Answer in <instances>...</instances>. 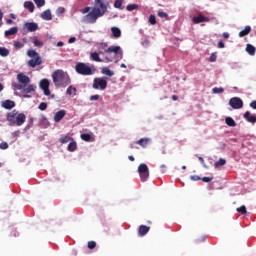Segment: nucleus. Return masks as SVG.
I'll use <instances>...</instances> for the list:
<instances>
[{
	"mask_svg": "<svg viewBox=\"0 0 256 256\" xmlns=\"http://www.w3.org/2000/svg\"><path fill=\"white\" fill-rule=\"evenodd\" d=\"M109 2L107 0H95L92 11L83 17L84 23H97L98 17H103L107 13Z\"/></svg>",
	"mask_w": 256,
	"mask_h": 256,
	"instance_id": "nucleus-1",
	"label": "nucleus"
},
{
	"mask_svg": "<svg viewBox=\"0 0 256 256\" xmlns=\"http://www.w3.org/2000/svg\"><path fill=\"white\" fill-rule=\"evenodd\" d=\"M17 81L20 84L15 82L12 83L14 91H22V93H26L23 95L24 99L31 98V95H29L28 93H33L35 92V89H37V86L29 84L31 83V78L23 73H19L17 74Z\"/></svg>",
	"mask_w": 256,
	"mask_h": 256,
	"instance_id": "nucleus-2",
	"label": "nucleus"
},
{
	"mask_svg": "<svg viewBox=\"0 0 256 256\" xmlns=\"http://www.w3.org/2000/svg\"><path fill=\"white\" fill-rule=\"evenodd\" d=\"M121 51L120 46H110L108 47L107 44H102L99 48V55H103L105 57L106 63L113 62V57L117 56Z\"/></svg>",
	"mask_w": 256,
	"mask_h": 256,
	"instance_id": "nucleus-3",
	"label": "nucleus"
},
{
	"mask_svg": "<svg viewBox=\"0 0 256 256\" xmlns=\"http://www.w3.org/2000/svg\"><path fill=\"white\" fill-rule=\"evenodd\" d=\"M53 83L56 87H67L71 84L69 74L63 70H56L52 74Z\"/></svg>",
	"mask_w": 256,
	"mask_h": 256,
	"instance_id": "nucleus-4",
	"label": "nucleus"
},
{
	"mask_svg": "<svg viewBox=\"0 0 256 256\" xmlns=\"http://www.w3.org/2000/svg\"><path fill=\"white\" fill-rule=\"evenodd\" d=\"M27 55L31 58L27 62L28 67H32L33 69H35V67H38L43 63V60H41V56H39V53H37V51L28 50Z\"/></svg>",
	"mask_w": 256,
	"mask_h": 256,
	"instance_id": "nucleus-5",
	"label": "nucleus"
},
{
	"mask_svg": "<svg viewBox=\"0 0 256 256\" xmlns=\"http://www.w3.org/2000/svg\"><path fill=\"white\" fill-rule=\"evenodd\" d=\"M75 71L76 73H78V75H84V76L94 75L95 73V70L91 69L89 65L83 62H78L76 64Z\"/></svg>",
	"mask_w": 256,
	"mask_h": 256,
	"instance_id": "nucleus-6",
	"label": "nucleus"
},
{
	"mask_svg": "<svg viewBox=\"0 0 256 256\" xmlns=\"http://www.w3.org/2000/svg\"><path fill=\"white\" fill-rule=\"evenodd\" d=\"M92 87L93 89H101V91H105V89H107V77L94 78Z\"/></svg>",
	"mask_w": 256,
	"mask_h": 256,
	"instance_id": "nucleus-7",
	"label": "nucleus"
},
{
	"mask_svg": "<svg viewBox=\"0 0 256 256\" xmlns=\"http://www.w3.org/2000/svg\"><path fill=\"white\" fill-rule=\"evenodd\" d=\"M138 173L142 183H145L149 179V167H147V164H140L138 166Z\"/></svg>",
	"mask_w": 256,
	"mask_h": 256,
	"instance_id": "nucleus-8",
	"label": "nucleus"
},
{
	"mask_svg": "<svg viewBox=\"0 0 256 256\" xmlns=\"http://www.w3.org/2000/svg\"><path fill=\"white\" fill-rule=\"evenodd\" d=\"M23 35H27V32L33 33L39 29V25L35 22H26L24 24Z\"/></svg>",
	"mask_w": 256,
	"mask_h": 256,
	"instance_id": "nucleus-9",
	"label": "nucleus"
},
{
	"mask_svg": "<svg viewBox=\"0 0 256 256\" xmlns=\"http://www.w3.org/2000/svg\"><path fill=\"white\" fill-rule=\"evenodd\" d=\"M229 105L232 109H243V100L239 97H233L229 100Z\"/></svg>",
	"mask_w": 256,
	"mask_h": 256,
	"instance_id": "nucleus-10",
	"label": "nucleus"
},
{
	"mask_svg": "<svg viewBox=\"0 0 256 256\" xmlns=\"http://www.w3.org/2000/svg\"><path fill=\"white\" fill-rule=\"evenodd\" d=\"M40 89H42V91L44 92V95H46V97H49V95H51V90H49V80L42 79L40 81Z\"/></svg>",
	"mask_w": 256,
	"mask_h": 256,
	"instance_id": "nucleus-11",
	"label": "nucleus"
},
{
	"mask_svg": "<svg viewBox=\"0 0 256 256\" xmlns=\"http://www.w3.org/2000/svg\"><path fill=\"white\" fill-rule=\"evenodd\" d=\"M193 23H195L196 25L199 23H209V21H211V19H209V17L207 16H203V14H199L197 16H194L192 18Z\"/></svg>",
	"mask_w": 256,
	"mask_h": 256,
	"instance_id": "nucleus-12",
	"label": "nucleus"
},
{
	"mask_svg": "<svg viewBox=\"0 0 256 256\" xmlns=\"http://www.w3.org/2000/svg\"><path fill=\"white\" fill-rule=\"evenodd\" d=\"M26 119H27V116H25L24 113L16 114L15 125H17V127H21V125H23V123H25Z\"/></svg>",
	"mask_w": 256,
	"mask_h": 256,
	"instance_id": "nucleus-13",
	"label": "nucleus"
},
{
	"mask_svg": "<svg viewBox=\"0 0 256 256\" xmlns=\"http://www.w3.org/2000/svg\"><path fill=\"white\" fill-rule=\"evenodd\" d=\"M16 117H17V113L15 112H10L7 114V121L10 127H15Z\"/></svg>",
	"mask_w": 256,
	"mask_h": 256,
	"instance_id": "nucleus-14",
	"label": "nucleus"
},
{
	"mask_svg": "<svg viewBox=\"0 0 256 256\" xmlns=\"http://www.w3.org/2000/svg\"><path fill=\"white\" fill-rule=\"evenodd\" d=\"M151 231V227L146 226V225H140L138 228V234L140 237H145L146 234Z\"/></svg>",
	"mask_w": 256,
	"mask_h": 256,
	"instance_id": "nucleus-15",
	"label": "nucleus"
},
{
	"mask_svg": "<svg viewBox=\"0 0 256 256\" xmlns=\"http://www.w3.org/2000/svg\"><path fill=\"white\" fill-rule=\"evenodd\" d=\"M65 115H67V112L65 110H59L58 112H56L54 115L55 123H59V121H61L65 117Z\"/></svg>",
	"mask_w": 256,
	"mask_h": 256,
	"instance_id": "nucleus-16",
	"label": "nucleus"
},
{
	"mask_svg": "<svg viewBox=\"0 0 256 256\" xmlns=\"http://www.w3.org/2000/svg\"><path fill=\"white\" fill-rule=\"evenodd\" d=\"M39 125H40V127H43L44 129H47V127H49V120L47 119V117H45V115L40 116Z\"/></svg>",
	"mask_w": 256,
	"mask_h": 256,
	"instance_id": "nucleus-17",
	"label": "nucleus"
},
{
	"mask_svg": "<svg viewBox=\"0 0 256 256\" xmlns=\"http://www.w3.org/2000/svg\"><path fill=\"white\" fill-rule=\"evenodd\" d=\"M244 119H246L248 123H256V115H251V112L249 111L244 113Z\"/></svg>",
	"mask_w": 256,
	"mask_h": 256,
	"instance_id": "nucleus-18",
	"label": "nucleus"
},
{
	"mask_svg": "<svg viewBox=\"0 0 256 256\" xmlns=\"http://www.w3.org/2000/svg\"><path fill=\"white\" fill-rule=\"evenodd\" d=\"M40 17L44 19V21H51L53 19V15H51V10H45L41 13Z\"/></svg>",
	"mask_w": 256,
	"mask_h": 256,
	"instance_id": "nucleus-19",
	"label": "nucleus"
},
{
	"mask_svg": "<svg viewBox=\"0 0 256 256\" xmlns=\"http://www.w3.org/2000/svg\"><path fill=\"white\" fill-rule=\"evenodd\" d=\"M19 28L17 26L11 27L9 30L4 32L5 37H11V35H17Z\"/></svg>",
	"mask_w": 256,
	"mask_h": 256,
	"instance_id": "nucleus-20",
	"label": "nucleus"
},
{
	"mask_svg": "<svg viewBox=\"0 0 256 256\" xmlns=\"http://www.w3.org/2000/svg\"><path fill=\"white\" fill-rule=\"evenodd\" d=\"M2 107L4 109H13V107H15V102L13 100H5L2 102Z\"/></svg>",
	"mask_w": 256,
	"mask_h": 256,
	"instance_id": "nucleus-21",
	"label": "nucleus"
},
{
	"mask_svg": "<svg viewBox=\"0 0 256 256\" xmlns=\"http://www.w3.org/2000/svg\"><path fill=\"white\" fill-rule=\"evenodd\" d=\"M149 141H151V139H149V138H142V139L138 140L136 142V144L140 145V147H143V149H145V147H147V145H149Z\"/></svg>",
	"mask_w": 256,
	"mask_h": 256,
	"instance_id": "nucleus-22",
	"label": "nucleus"
},
{
	"mask_svg": "<svg viewBox=\"0 0 256 256\" xmlns=\"http://www.w3.org/2000/svg\"><path fill=\"white\" fill-rule=\"evenodd\" d=\"M24 8L28 9L30 13H33L35 11V4L32 1H26L24 2Z\"/></svg>",
	"mask_w": 256,
	"mask_h": 256,
	"instance_id": "nucleus-23",
	"label": "nucleus"
},
{
	"mask_svg": "<svg viewBox=\"0 0 256 256\" xmlns=\"http://www.w3.org/2000/svg\"><path fill=\"white\" fill-rule=\"evenodd\" d=\"M111 32H112V37H114V39H119V37H121V29L117 27H112Z\"/></svg>",
	"mask_w": 256,
	"mask_h": 256,
	"instance_id": "nucleus-24",
	"label": "nucleus"
},
{
	"mask_svg": "<svg viewBox=\"0 0 256 256\" xmlns=\"http://www.w3.org/2000/svg\"><path fill=\"white\" fill-rule=\"evenodd\" d=\"M249 33H251V26H245V28L239 32V37H246Z\"/></svg>",
	"mask_w": 256,
	"mask_h": 256,
	"instance_id": "nucleus-25",
	"label": "nucleus"
},
{
	"mask_svg": "<svg viewBox=\"0 0 256 256\" xmlns=\"http://www.w3.org/2000/svg\"><path fill=\"white\" fill-rule=\"evenodd\" d=\"M68 151L70 153H73L75 151H77V142H75V140H72L69 145H68Z\"/></svg>",
	"mask_w": 256,
	"mask_h": 256,
	"instance_id": "nucleus-26",
	"label": "nucleus"
},
{
	"mask_svg": "<svg viewBox=\"0 0 256 256\" xmlns=\"http://www.w3.org/2000/svg\"><path fill=\"white\" fill-rule=\"evenodd\" d=\"M246 51L249 55H255L256 53V48L255 46L251 45V44H247L246 45Z\"/></svg>",
	"mask_w": 256,
	"mask_h": 256,
	"instance_id": "nucleus-27",
	"label": "nucleus"
},
{
	"mask_svg": "<svg viewBox=\"0 0 256 256\" xmlns=\"http://www.w3.org/2000/svg\"><path fill=\"white\" fill-rule=\"evenodd\" d=\"M90 57H91L92 61H95L96 63H101L103 61V60H101V58L99 57V53H97V52L91 53Z\"/></svg>",
	"mask_w": 256,
	"mask_h": 256,
	"instance_id": "nucleus-28",
	"label": "nucleus"
},
{
	"mask_svg": "<svg viewBox=\"0 0 256 256\" xmlns=\"http://www.w3.org/2000/svg\"><path fill=\"white\" fill-rule=\"evenodd\" d=\"M225 122H226V125H228V127H237V123L231 117H227L225 119Z\"/></svg>",
	"mask_w": 256,
	"mask_h": 256,
	"instance_id": "nucleus-29",
	"label": "nucleus"
},
{
	"mask_svg": "<svg viewBox=\"0 0 256 256\" xmlns=\"http://www.w3.org/2000/svg\"><path fill=\"white\" fill-rule=\"evenodd\" d=\"M59 141L60 143H62V145H65V143H69V141H73V137L66 135L64 137H61Z\"/></svg>",
	"mask_w": 256,
	"mask_h": 256,
	"instance_id": "nucleus-30",
	"label": "nucleus"
},
{
	"mask_svg": "<svg viewBox=\"0 0 256 256\" xmlns=\"http://www.w3.org/2000/svg\"><path fill=\"white\" fill-rule=\"evenodd\" d=\"M102 74L107 75L108 77H113V75H115V72L111 71L107 67H104V68H102Z\"/></svg>",
	"mask_w": 256,
	"mask_h": 256,
	"instance_id": "nucleus-31",
	"label": "nucleus"
},
{
	"mask_svg": "<svg viewBox=\"0 0 256 256\" xmlns=\"http://www.w3.org/2000/svg\"><path fill=\"white\" fill-rule=\"evenodd\" d=\"M125 0H115L114 7L115 9H119L120 11H123V2Z\"/></svg>",
	"mask_w": 256,
	"mask_h": 256,
	"instance_id": "nucleus-32",
	"label": "nucleus"
},
{
	"mask_svg": "<svg viewBox=\"0 0 256 256\" xmlns=\"http://www.w3.org/2000/svg\"><path fill=\"white\" fill-rule=\"evenodd\" d=\"M66 95H77V88L69 86L66 90Z\"/></svg>",
	"mask_w": 256,
	"mask_h": 256,
	"instance_id": "nucleus-33",
	"label": "nucleus"
},
{
	"mask_svg": "<svg viewBox=\"0 0 256 256\" xmlns=\"http://www.w3.org/2000/svg\"><path fill=\"white\" fill-rule=\"evenodd\" d=\"M225 163H227V161L223 158H220L217 162H215L214 167L216 168L223 167Z\"/></svg>",
	"mask_w": 256,
	"mask_h": 256,
	"instance_id": "nucleus-34",
	"label": "nucleus"
},
{
	"mask_svg": "<svg viewBox=\"0 0 256 256\" xmlns=\"http://www.w3.org/2000/svg\"><path fill=\"white\" fill-rule=\"evenodd\" d=\"M0 55H1V57H8L9 49H7L5 47H0Z\"/></svg>",
	"mask_w": 256,
	"mask_h": 256,
	"instance_id": "nucleus-35",
	"label": "nucleus"
},
{
	"mask_svg": "<svg viewBox=\"0 0 256 256\" xmlns=\"http://www.w3.org/2000/svg\"><path fill=\"white\" fill-rule=\"evenodd\" d=\"M32 41H33L35 47H43V42L39 41V39H37V36H34L32 38Z\"/></svg>",
	"mask_w": 256,
	"mask_h": 256,
	"instance_id": "nucleus-36",
	"label": "nucleus"
},
{
	"mask_svg": "<svg viewBox=\"0 0 256 256\" xmlns=\"http://www.w3.org/2000/svg\"><path fill=\"white\" fill-rule=\"evenodd\" d=\"M126 9L127 11H135V9H139V4H128Z\"/></svg>",
	"mask_w": 256,
	"mask_h": 256,
	"instance_id": "nucleus-37",
	"label": "nucleus"
},
{
	"mask_svg": "<svg viewBox=\"0 0 256 256\" xmlns=\"http://www.w3.org/2000/svg\"><path fill=\"white\" fill-rule=\"evenodd\" d=\"M236 211L242 215H247V207H245V205L240 206Z\"/></svg>",
	"mask_w": 256,
	"mask_h": 256,
	"instance_id": "nucleus-38",
	"label": "nucleus"
},
{
	"mask_svg": "<svg viewBox=\"0 0 256 256\" xmlns=\"http://www.w3.org/2000/svg\"><path fill=\"white\" fill-rule=\"evenodd\" d=\"M212 93L214 94L225 93V89H223V87H214L212 89Z\"/></svg>",
	"mask_w": 256,
	"mask_h": 256,
	"instance_id": "nucleus-39",
	"label": "nucleus"
},
{
	"mask_svg": "<svg viewBox=\"0 0 256 256\" xmlns=\"http://www.w3.org/2000/svg\"><path fill=\"white\" fill-rule=\"evenodd\" d=\"M14 47L16 49H23V47H25V43H23L21 41H14Z\"/></svg>",
	"mask_w": 256,
	"mask_h": 256,
	"instance_id": "nucleus-40",
	"label": "nucleus"
},
{
	"mask_svg": "<svg viewBox=\"0 0 256 256\" xmlns=\"http://www.w3.org/2000/svg\"><path fill=\"white\" fill-rule=\"evenodd\" d=\"M81 140L87 142L91 141V134H81Z\"/></svg>",
	"mask_w": 256,
	"mask_h": 256,
	"instance_id": "nucleus-41",
	"label": "nucleus"
},
{
	"mask_svg": "<svg viewBox=\"0 0 256 256\" xmlns=\"http://www.w3.org/2000/svg\"><path fill=\"white\" fill-rule=\"evenodd\" d=\"M158 17H160L161 19H167V17H169V14H167V12H163L162 10H159Z\"/></svg>",
	"mask_w": 256,
	"mask_h": 256,
	"instance_id": "nucleus-42",
	"label": "nucleus"
},
{
	"mask_svg": "<svg viewBox=\"0 0 256 256\" xmlns=\"http://www.w3.org/2000/svg\"><path fill=\"white\" fill-rule=\"evenodd\" d=\"M36 4V7L41 8L45 5V0H33Z\"/></svg>",
	"mask_w": 256,
	"mask_h": 256,
	"instance_id": "nucleus-43",
	"label": "nucleus"
},
{
	"mask_svg": "<svg viewBox=\"0 0 256 256\" xmlns=\"http://www.w3.org/2000/svg\"><path fill=\"white\" fill-rule=\"evenodd\" d=\"M149 23L151 25H155L157 23V19L155 18V15H150L149 16Z\"/></svg>",
	"mask_w": 256,
	"mask_h": 256,
	"instance_id": "nucleus-44",
	"label": "nucleus"
},
{
	"mask_svg": "<svg viewBox=\"0 0 256 256\" xmlns=\"http://www.w3.org/2000/svg\"><path fill=\"white\" fill-rule=\"evenodd\" d=\"M97 247V243L95 241L88 242V249H95Z\"/></svg>",
	"mask_w": 256,
	"mask_h": 256,
	"instance_id": "nucleus-45",
	"label": "nucleus"
},
{
	"mask_svg": "<svg viewBox=\"0 0 256 256\" xmlns=\"http://www.w3.org/2000/svg\"><path fill=\"white\" fill-rule=\"evenodd\" d=\"M38 109H40V111H45L47 109V103L45 102L40 103V105L38 106Z\"/></svg>",
	"mask_w": 256,
	"mask_h": 256,
	"instance_id": "nucleus-46",
	"label": "nucleus"
},
{
	"mask_svg": "<svg viewBox=\"0 0 256 256\" xmlns=\"http://www.w3.org/2000/svg\"><path fill=\"white\" fill-rule=\"evenodd\" d=\"M0 149H9V144H7V142H1L0 143Z\"/></svg>",
	"mask_w": 256,
	"mask_h": 256,
	"instance_id": "nucleus-47",
	"label": "nucleus"
},
{
	"mask_svg": "<svg viewBox=\"0 0 256 256\" xmlns=\"http://www.w3.org/2000/svg\"><path fill=\"white\" fill-rule=\"evenodd\" d=\"M65 13V8L59 7L56 11V15H63Z\"/></svg>",
	"mask_w": 256,
	"mask_h": 256,
	"instance_id": "nucleus-48",
	"label": "nucleus"
},
{
	"mask_svg": "<svg viewBox=\"0 0 256 256\" xmlns=\"http://www.w3.org/2000/svg\"><path fill=\"white\" fill-rule=\"evenodd\" d=\"M201 180L204 183H211V181L213 180V177H203V178H201Z\"/></svg>",
	"mask_w": 256,
	"mask_h": 256,
	"instance_id": "nucleus-49",
	"label": "nucleus"
},
{
	"mask_svg": "<svg viewBox=\"0 0 256 256\" xmlns=\"http://www.w3.org/2000/svg\"><path fill=\"white\" fill-rule=\"evenodd\" d=\"M209 61L211 63H215L217 61V55L215 54H211L210 58H209Z\"/></svg>",
	"mask_w": 256,
	"mask_h": 256,
	"instance_id": "nucleus-50",
	"label": "nucleus"
},
{
	"mask_svg": "<svg viewBox=\"0 0 256 256\" xmlns=\"http://www.w3.org/2000/svg\"><path fill=\"white\" fill-rule=\"evenodd\" d=\"M191 181H201V177L197 175L190 176Z\"/></svg>",
	"mask_w": 256,
	"mask_h": 256,
	"instance_id": "nucleus-51",
	"label": "nucleus"
},
{
	"mask_svg": "<svg viewBox=\"0 0 256 256\" xmlns=\"http://www.w3.org/2000/svg\"><path fill=\"white\" fill-rule=\"evenodd\" d=\"M90 101H99V95L96 94V95L90 96Z\"/></svg>",
	"mask_w": 256,
	"mask_h": 256,
	"instance_id": "nucleus-52",
	"label": "nucleus"
},
{
	"mask_svg": "<svg viewBox=\"0 0 256 256\" xmlns=\"http://www.w3.org/2000/svg\"><path fill=\"white\" fill-rule=\"evenodd\" d=\"M90 11H91V7L87 6L81 10V13H83L85 15V13H89Z\"/></svg>",
	"mask_w": 256,
	"mask_h": 256,
	"instance_id": "nucleus-53",
	"label": "nucleus"
},
{
	"mask_svg": "<svg viewBox=\"0 0 256 256\" xmlns=\"http://www.w3.org/2000/svg\"><path fill=\"white\" fill-rule=\"evenodd\" d=\"M218 48L219 49H224L225 48V43H223V41H219L218 42Z\"/></svg>",
	"mask_w": 256,
	"mask_h": 256,
	"instance_id": "nucleus-54",
	"label": "nucleus"
},
{
	"mask_svg": "<svg viewBox=\"0 0 256 256\" xmlns=\"http://www.w3.org/2000/svg\"><path fill=\"white\" fill-rule=\"evenodd\" d=\"M160 168H161V173H165V171H166V169H167V166H166L165 164H162V165L160 166Z\"/></svg>",
	"mask_w": 256,
	"mask_h": 256,
	"instance_id": "nucleus-55",
	"label": "nucleus"
},
{
	"mask_svg": "<svg viewBox=\"0 0 256 256\" xmlns=\"http://www.w3.org/2000/svg\"><path fill=\"white\" fill-rule=\"evenodd\" d=\"M250 107L252 109H256V101L255 100L250 103Z\"/></svg>",
	"mask_w": 256,
	"mask_h": 256,
	"instance_id": "nucleus-56",
	"label": "nucleus"
},
{
	"mask_svg": "<svg viewBox=\"0 0 256 256\" xmlns=\"http://www.w3.org/2000/svg\"><path fill=\"white\" fill-rule=\"evenodd\" d=\"M75 41H77V38L71 37L69 38L68 43H75Z\"/></svg>",
	"mask_w": 256,
	"mask_h": 256,
	"instance_id": "nucleus-57",
	"label": "nucleus"
},
{
	"mask_svg": "<svg viewBox=\"0 0 256 256\" xmlns=\"http://www.w3.org/2000/svg\"><path fill=\"white\" fill-rule=\"evenodd\" d=\"M198 161H200L201 165H205V160L203 157H198Z\"/></svg>",
	"mask_w": 256,
	"mask_h": 256,
	"instance_id": "nucleus-58",
	"label": "nucleus"
},
{
	"mask_svg": "<svg viewBox=\"0 0 256 256\" xmlns=\"http://www.w3.org/2000/svg\"><path fill=\"white\" fill-rule=\"evenodd\" d=\"M63 45H65V43H63L62 41H59V42L56 44V47H63Z\"/></svg>",
	"mask_w": 256,
	"mask_h": 256,
	"instance_id": "nucleus-59",
	"label": "nucleus"
},
{
	"mask_svg": "<svg viewBox=\"0 0 256 256\" xmlns=\"http://www.w3.org/2000/svg\"><path fill=\"white\" fill-rule=\"evenodd\" d=\"M1 21H3V12L0 11V27H1V25H3V23Z\"/></svg>",
	"mask_w": 256,
	"mask_h": 256,
	"instance_id": "nucleus-60",
	"label": "nucleus"
},
{
	"mask_svg": "<svg viewBox=\"0 0 256 256\" xmlns=\"http://www.w3.org/2000/svg\"><path fill=\"white\" fill-rule=\"evenodd\" d=\"M223 37H224V39H229V34L227 32H224Z\"/></svg>",
	"mask_w": 256,
	"mask_h": 256,
	"instance_id": "nucleus-61",
	"label": "nucleus"
},
{
	"mask_svg": "<svg viewBox=\"0 0 256 256\" xmlns=\"http://www.w3.org/2000/svg\"><path fill=\"white\" fill-rule=\"evenodd\" d=\"M177 99H179V96H177V95H173V96H172V100H173V101H177Z\"/></svg>",
	"mask_w": 256,
	"mask_h": 256,
	"instance_id": "nucleus-62",
	"label": "nucleus"
},
{
	"mask_svg": "<svg viewBox=\"0 0 256 256\" xmlns=\"http://www.w3.org/2000/svg\"><path fill=\"white\" fill-rule=\"evenodd\" d=\"M6 23H7L8 25H11V24H13V20L7 19V20H6Z\"/></svg>",
	"mask_w": 256,
	"mask_h": 256,
	"instance_id": "nucleus-63",
	"label": "nucleus"
},
{
	"mask_svg": "<svg viewBox=\"0 0 256 256\" xmlns=\"http://www.w3.org/2000/svg\"><path fill=\"white\" fill-rule=\"evenodd\" d=\"M128 159H129V161H135V157H133V156H128Z\"/></svg>",
	"mask_w": 256,
	"mask_h": 256,
	"instance_id": "nucleus-64",
	"label": "nucleus"
}]
</instances>
